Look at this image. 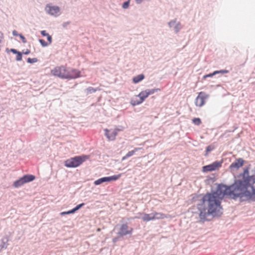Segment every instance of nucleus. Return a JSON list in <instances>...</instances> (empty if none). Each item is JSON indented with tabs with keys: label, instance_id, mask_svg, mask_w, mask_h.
<instances>
[{
	"label": "nucleus",
	"instance_id": "f257e3e1",
	"mask_svg": "<svg viewBox=\"0 0 255 255\" xmlns=\"http://www.w3.org/2000/svg\"><path fill=\"white\" fill-rule=\"evenodd\" d=\"M225 196L232 199L240 197L243 200L255 201V174L249 176L248 172H245L242 179L236 180L231 186L219 185L216 191L205 194L202 201L208 209L200 210V219L204 221L209 215L220 216L222 210L221 201Z\"/></svg>",
	"mask_w": 255,
	"mask_h": 255
},
{
	"label": "nucleus",
	"instance_id": "f03ea898",
	"mask_svg": "<svg viewBox=\"0 0 255 255\" xmlns=\"http://www.w3.org/2000/svg\"><path fill=\"white\" fill-rule=\"evenodd\" d=\"M50 72L54 76L61 79H75L81 76V72L79 70L74 68H69L63 65L54 67Z\"/></svg>",
	"mask_w": 255,
	"mask_h": 255
},
{
	"label": "nucleus",
	"instance_id": "7ed1b4c3",
	"mask_svg": "<svg viewBox=\"0 0 255 255\" xmlns=\"http://www.w3.org/2000/svg\"><path fill=\"white\" fill-rule=\"evenodd\" d=\"M158 90V89H147L141 91L138 95L132 99L130 104L133 106L138 105L142 103L149 95L154 94Z\"/></svg>",
	"mask_w": 255,
	"mask_h": 255
},
{
	"label": "nucleus",
	"instance_id": "20e7f679",
	"mask_svg": "<svg viewBox=\"0 0 255 255\" xmlns=\"http://www.w3.org/2000/svg\"><path fill=\"white\" fill-rule=\"evenodd\" d=\"M89 158L87 155L77 156L65 161V166L67 167H76Z\"/></svg>",
	"mask_w": 255,
	"mask_h": 255
},
{
	"label": "nucleus",
	"instance_id": "39448f33",
	"mask_svg": "<svg viewBox=\"0 0 255 255\" xmlns=\"http://www.w3.org/2000/svg\"><path fill=\"white\" fill-rule=\"evenodd\" d=\"M45 10L47 14L54 17H57L61 14L60 7L56 5L48 4L45 7Z\"/></svg>",
	"mask_w": 255,
	"mask_h": 255
},
{
	"label": "nucleus",
	"instance_id": "423d86ee",
	"mask_svg": "<svg viewBox=\"0 0 255 255\" xmlns=\"http://www.w3.org/2000/svg\"><path fill=\"white\" fill-rule=\"evenodd\" d=\"M209 95L204 92L198 93L195 100V104L197 107H201L205 104L206 100L208 98Z\"/></svg>",
	"mask_w": 255,
	"mask_h": 255
},
{
	"label": "nucleus",
	"instance_id": "0eeeda50",
	"mask_svg": "<svg viewBox=\"0 0 255 255\" xmlns=\"http://www.w3.org/2000/svg\"><path fill=\"white\" fill-rule=\"evenodd\" d=\"M169 28L174 31V33L177 34L182 29V25L180 22L177 21L176 18L171 20L168 22Z\"/></svg>",
	"mask_w": 255,
	"mask_h": 255
},
{
	"label": "nucleus",
	"instance_id": "6e6552de",
	"mask_svg": "<svg viewBox=\"0 0 255 255\" xmlns=\"http://www.w3.org/2000/svg\"><path fill=\"white\" fill-rule=\"evenodd\" d=\"M222 166V162L215 161L211 164L203 167L202 171L204 172H211L218 169Z\"/></svg>",
	"mask_w": 255,
	"mask_h": 255
},
{
	"label": "nucleus",
	"instance_id": "1a4fd4ad",
	"mask_svg": "<svg viewBox=\"0 0 255 255\" xmlns=\"http://www.w3.org/2000/svg\"><path fill=\"white\" fill-rule=\"evenodd\" d=\"M133 229L129 227L128 224H122L120 228L118 235L120 237H123L127 235L131 234L132 233Z\"/></svg>",
	"mask_w": 255,
	"mask_h": 255
},
{
	"label": "nucleus",
	"instance_id": "9d476101",
	"mask_svg": "<svg viewBox=\"0 0 255 255\" xmlns=\"http://www.w3.org/2000/svg\"><path fill=\"white\" fill-rule=\"evenodd\" d=\"M244 163V161L242 158H238L230 165V168L231 170H237L243 166Z\"/></svg>",
	"mask_w": 255,
	"mask_h": 255
},
{
	"label": "nucleus",
	"instance_id": "9b49d317",
	"mask_svg": "<svg viewBox=\"0 0 255 255\" xmlns=\"http://www.w3.org/2000/svg\"><path fill=\"white\" fill-rule=\"evenodd\" d=\"M105 135L107 136L109 140H114L115 139L117 134V133L116 131H113L112 132H110V131L108 129H105Z\"/></svg>",
	"mask_w": 255,
	"mask_h": 255
},
{
	"label": "nucleus",
	"instance_id": "f8f14e48",
	"mask_svg": "<svg viewBox=\"0 0 255 255\" xmlns=\"http://www.w3.org/2000/svg\"><path fill=\"white\" fill-rule=\"evenodd\" d=\"M153 220H160L166 218V215L162 213L154 212L152 213Z\"/></svg>",
	"mask_w": 255,
	"mask_h": 255
},
{
	"label": "nucleus",
	"instance_id": "ddd939ff",
	"mask_svg": "<svg viewBox=\"0 0 255 255\" xmlns=\"http://www.w3.org/2000/svg\"><path fill=\"white\" fill-rule=\"evenodd\" d=\"M121 176V174H119L118 175H115L113 176H111L110 177H105L104 179L105 180V182H110L112 181H116L119 179Z\"/></svg>",
	"mask_w": 255,
	"mask_h": 255
},
{
	"label": "nucleus",
	"instance_id": "4468645a",
	"mask_svg": "<svg viewBox=\"0 0 255 255\" xmlns=\"http://www.w3.org/2000/svg\"><path fill=\"white\" fill-rule=\"evenodd\" d=\"M24 183H28L30 181L34 180L35 179V177L33 175H25L22 177Z\"/></svg>",
	"mask_w": 255,
	"mask_h": 255
},
{
	"label": "nucleus",
	"instance_id": "2eb2a0df",
	"mask_svg": "<svg viewBox=\"0 0 255 255\" xmlns=\"http://www.w3.org/2000/svg\"><path fill=\"white\" fill-rule=\"evenodd\" d=\"M140 149V148L136 147V148H135L133 150L128 151L125 156L123 157L122 160H125L127 158L132 156L135 153V152L136 151H138Z\"/></svg>",
	"mask_w": 255,
	"mask_h": 255
},
{
	"label": "nucleus",
	"instance_id": "dca6fc26",
	"mask_svg": "<svg viewBox=\"0 0 255 255\" xmlns=\"http://www.w3.org/2000/svg\"><path fill=\"white\" fill-rule=\"evenodd\" d=\"M144 78L143 74H140L134 77L132 79L133 82L135 84L139 82Z\"/></svg>",
	"mask_w": 255,
	"mask_h": 255
},
{
	"label": "nucleus",
	"instance_id": "f3484780",
	"mask_svg": "<svg viewBox=\"0 0 255 255\" xmlns=\"http://www.w3.org/2000/svg\"><path fill=\"white\" fill-rule=\"evenodd\" d=\"M153 215L151 214H144L142 217V220L144 222H148L151 220H153Z\"/></svg>",
	"mask_w": 255,
	"mask_h": 255
},
{
	"label": "nucleus",
	"instance_id": "a211bd4d",
	"mask_svg": "<svg viewBox=\"0 0 255 255\" xmlns=\"http://www.w3.org/2000/svg\"><path fill=\"white\" fill-rule=\"evenodd\" d=\"M25 183H24V181H23L22 177L20 178L19 179L15 181L14 183H13V186L15 187V188H17V187H19L22 185H23V184H24Z\"/></svg>",
	"mask_w": 255,
	"mask_h": 255
},
{
	"label": "nucleus",
	"instance_id": "6ab92c4d",
	"mask_svg": "<svg viewBox=\"0 0 255 255\" xmlns=\"http://www.w3.org/2000/svg\"><path fill=\"white\" fill-rule=\"evenodd\" d=\"M105 182V180L104 179V177H103V178H100V179L95 181L94 184L96 185H98L101 184L102 183Z\"/></svg>",
	"mask_w": 255,
	"mask_h": 255
},
{
	"label": "nucleus",
	"instance_id": "aec40b11",
	"mask_svg": "<svg viewBox=\"0 0 255 255\" xmlns=\"http://www.w3.org/2000/svg\"><path fill=\"white\" fill-rule=\"evenodd\" d=\"M192 122L193 124H194L195 125H200L201 124V121L200 119L199 118H194L192 120Z\"/></svg>",
	"mask_w": 255,
	"mask_h": 255
},
{
	"label": "nucleus",
	"instance_id": "412c9836",
	"mask_svg": "<svg viewBox=\"0 0 255 255\" xmlns=\"http://www.w3.org/2000/svg\"><path fill=\"white\" fill-rule=\"evenodd\" d=\"M27 62L29 63H34L38 61V59L36 58H28L27 60Z\"/></svg>",
	"mask_w": 255,
	"mask_h": 255
},
{
	"label": "nucleus",
	"instance_id": "4be33fe9",
	"mask_svg": "<svg viewBox=\"0 0 255 255\" xmlns=\"http://www.w3.org/2000/svg\"><path fill=\"white\" fill-rule=\"evenodd\" d=\"M129 6V1H125L123 3L122 5V8L124 9H127L128 8Z\"/></svg>",
	"mask_w": 255,
	"mask_h": 255
},
{
	"label": "nucleus",
	"instance_id": "5701e85b",
	"mask_svg": "<svg viewBox=\"0 0 255 255\" xmlns=\"http://www.w3.org/2000/svg\"><path fill=\"white\" fill-rule=\"evenodd\" d=\"M216 74V72H215V71H214L213 73H210V74H207V75H205L203 76V79H206L208 77H211L214 75H215Z\"/></svg>",
	"mask_w": 255,
	"mask_h": 255
},
{
	"label": "nucleus",
	"instance_id": "b1692460",
	"mask_svg": "<svg viewBox=\"0 0 255 255\" xmlns=\"http://www.w3.org/2000/svg\"><path fill=\"white\" fill-rule=\"evenodd\" d=\"M75 213L74 212V211L72 209L71 210H70V211H67V212H61L60 213V214L61 215H67V214H73Z\"/></svg>",
	"mask_w": 255,
	"mask_h": 255
},
{
	"label": "nucleus",
	"instance_id": "393cba45",
	"mask_svg": "<svg viewBox=\"0 0 255 255\" xmlns=\"http://www.w3.org/2000/svg\"><path fill=\"white\" fill-rule=\"evenodd\" d=\"M84 205V203H81L78 205H77L75 208H73V210L75 212L76 211L78 210L80 208L83 207Z\"/></svg>",
	"mask_w": 255,
	"mask_h": 255
},
{
	"label": "nucleus",
	"instance_id": "a878e982",
	"mask_svg": "<svg viewBox=\"0 0 255 255\" xmlns=\"http://www.w3.org/2000/svg\"><path fill=\"white\" fill-rule=\"evenodd\" d=\"M39 42L41 43L42 46H47V43L43 39H39Z\"/></svg>",
	"mask_w": 255,
	"mask_h": 255
},
{
	"label": "nucleus",
	"instance_id": "bb28decb",
	"mask_svg": "<svg viewBox=\"0 0 255 255\" xmlns=\"http://www.w3.org/2000/svg\"><path fill=\"white\" fill-rule=\"evenodd\" d=\"M16 55H17L16 58V60H17V61L21 60L22 59L21 53L20 52H18Z\"/></svg>",
	"mask_w": 255,
	"mask_h": 255
},
{
	"label": "nucleus",
	"instance_id": "cd10ccee",
	"mask_svg": "<svg viewBox=\"0 0 255 255\" xmlns=\"http://www.w3.org/2000/svg\"><path fill=\"white\" fill-rule=\"evenodd\" d=\"M215 72H216V74H219V73L224 74V73H228V71L226 70H219V71H215Z\"/></svg>",
	"mask_w": 255,
	"mask_h": 255
},
{
	"label": "nucleus",
	"instance_id": "c85d7f7f",
	"mask_svg": "<svg viewBox=\"0 0 255 255\" xmlns=\"http://www.w3.org/2000/svg\"><path fill=\"white\" fill-rule=\"evenodd\" d=\"M3 35L1 32H0V47L1 46V43L3 42Z\"/></svg>",
	"mask_w": 255,
	"mask_h": 255
},
{
	"label": "nucleus",
	"instance_id": "c756f323",
	"mask_svg": "<svg viewBox=\"0 0 255 255\" xmlns=\"http://www.w3.org/2000/svg\"><path fill=\"white\" fill-rule=\"evenodd\" d=\"M19 37L21 39L22 42H23V43L26 42V38L21 34H20V35H19Z\"/></svg>",
	"mask_w": 255,
	"mask_h": 255
},
{
	"label": "nucleus",
	"instance_id": "7c9ffc66",
	"mask_svg": "<svg viewBox=\"0 0 255 255\" xmlns=\"http://www.w3.org/2000/svg\"><path fill=\"white\" fill-rule=\"evenodd\" d=\"M12 35L15 36H19V35H20V34L18 33L16 30H14L12 31Z\"/></svg>",
	"mask_w": 255,
	"mask_h": 255
},
{
	"label": "nucleus",
	"instance_id": "2f4dec72",
	"mask_svg": "<svg viewBox=\"0 0 255 255\" xmlns=\"http://www.w3.org/2000/svg\"><path fill=\"white\" fill-rule=\"evenodd\" d=\"M41 34L43 35V36H48L49 35L48 33H47L45 30H42L41 31Z\"/></svg>",
	"mask_w": 255,
	"mask_h": 255
},
{
	"label": "nucleus",
	"instance_id": "473e14b6",
	"mask_svg": "<svg viewBox=\"0 0 255 255\" xmlns=\"http://www.w3.org/2000/svg\"><path fill=\"white\" fill-rule=\"evenodd\" d=\"M87 90L89 91L90 92H96V91L95 89H94V88H91V87H90V88H88Z\"/></svg>",
	"mask_w": 255,
	"mask_h": 255
},
{
	"label": "nucleus",
	"instance_id": "72a5a7b5",
	"mask_svg": "<svg viewBox=\"0 0 255 255\" xmlns=\"http://www.w3.org/2000/svg\"><path fill=\"white\" fill-rule=\"evenodd\" d=\"M47 40L49 41V42L50 43L52 41V37L49 34L47 36Z\"/></svg>",
	"mask_w": 255,
	"mask_h": 255
},
{
	"label": "nucleus",
	"instance_id": "f704fd0d",
	"mask_svg": "<svg viewBox=\"0 0 255 255\" xmlns=\"http://www.w3.org/2000/svg\"><path fill=\"white\" fill-rule=\"evenodd\" d=\"M69 23H70V22H64V23L62 24V25H63V26L64 27H67V26L68 25H69Z\"/></svg>",
	"mask_w": 255,
	"mask_h": 255
},
{
	"label": "nucleus",
	"instance_id": "c9c22d12",
	"mask_svg": "<svg viewBox=\"0 0 255 255\" xmlns=\"http://www.w3.org/2000/svg\"><path fill=\"white\" fill-rule=\"evenodd\" d=\"M10 51L13 53L14 54H17V53L18 52L15 49H11Z\"/></svg>",
	"mask_w": 255,
	"mask_h": 255
},
{
	"label": "nucleus",
	"instance_id": "e433bc0d",
	"mask_svg": "<svg viewBox=\"0 0 255 255\" xmlns=\"http://www.w3.org/2000/svg\"><path fill=\"white\" fill-rule=\"evenodd\" d=\"M135 1L137 4H140L143 1V0H135Z\"/></svg>",
	"mask_w": 255,
	"mask_h": 255
},
{
	"label": "nucleus",
	"instance_id": "4c0bfd02",
	"mask_svg": "<svg viewBox=\"0 0 255 255\" xmlns=\"http://www.w3.org/2000/svg\"><path fill=\"white\" fill-rule=\"evenodd\" d=\"M22 53L23 54H24L27 55V54H28L30 53V51L28 49H27L25 52H23Z\"/></svg>",
	"mask_w": 255,
	"mask_h": 255
},
{
	"label": "nucleus",
	"instance_id": "58836bf2",
	"mask_svg": "<svg viewBox=\"0 0 255 255\" xmlns=\"http://www.w3.org/2000/svg\"><path fill=\"white\" fill-rule=\"evenodd\" d=\"M206 150L207 152H209V151H210L211 150V149L210 148V146H208L207 148H206Z\"/></svg>",
	"mask_w": 255,
	"mask_h": 255
},
{
	"label": "nucleus",
	"instance_id": "ea45409f",
	"mask_svg": "<svg viewBox=\"0 0 255 255\" xmlns=\"http://www.w3.org/2000/svg\"><path fill=\"white\" fill-rule=\"evenodd\" d=\"M100 231H101V229H100V228H98V229H97V231H98V232H100Z\"/></svg>",
	"mask_w": 255,
	"mask_h": 255
},
{
	"label": "nucleus",
	"instance_id": "a19ab883",
	"mask_svg": "<svg viewBox=\"0 0 255 255\" xmlns=\"http://www.w3.org/2000/svg\"><path fill=\"white\" fill-rule=\"evenodd\" d=\"M130 0H128V1H129V2H130Z\"/></svg>",
	"mask_w": 255,
	"mask_h": 255
}]
</instances>
